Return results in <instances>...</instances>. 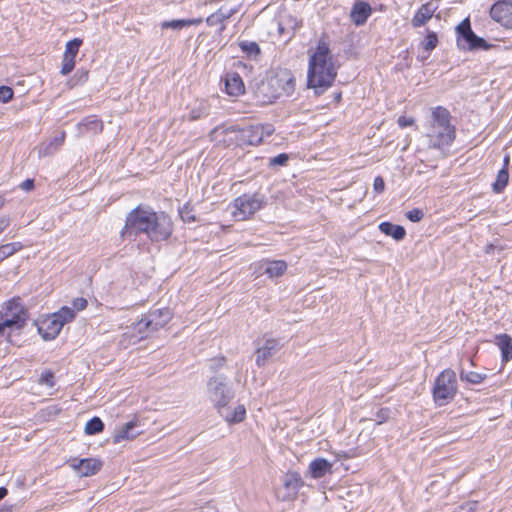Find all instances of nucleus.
<instances>
[{"instance_id":"nucleus-29","label":"nucleus","mask_w":512,"mask_h":512,"mask_svg":"<svg viewBox=\"0 0 512 512\" xmlns=\"http://www.w3.org/2000/svg\"><path fill=\"white\" fill-rule=\"evenodd\" d=\"M238 46L247 58L255 61L260 59L261 48L255 41L241 40Z\"/></svg>"},{"instance_id":"nucleus-40","label":"nucleus","mask_w":512,"mask_h":512,"mask_svg":"<svg viewBox=\"0 0 512 512\" xmlns=\"http://www.w3.org/2000/svg\"><path fill=\"white\" fill-rule=\"evenodd\" d=\"M289 160V155L287 153H280L277 156L269 158V167L274 166H285Z\"/></svg>"},{"instance_id":"nucleus-12","label":"nucleus","mask_w":512,"mask_h":512,"mask_svg":"<svg viewBox=\"0 0 512 512\" xmlns=\"http://www.w3.org/2000/svg\"><path fill=\"white\" fill-rule=\"evenodd\" d=\"M209 137L211 141L224 147H238V128L235 126H217L210 131Z\"/></svg>"},{"instance_id":"nucleus-33","label":"nucleus","mask_w":512,"mask_h":512,"mask_svg":"<svg viewBox=\"0 0 512 512\" xmlns=\"http://www.w3.org/2000/svg\"><path fill=\"white\" fill-rule=\"evenodd\" d=\"M23 244L21 242H12L0 246V263L6 258L12 256L16 252L22 250Z\"/></svg>"},{"instance_id":"nucleus-3","label":"nucleus","mask_w":512,"mask_h":512,"mask_svg":"<svg viewBox=\"0 0 512 512\" xmlns=\"http://www.w3.org/2000/svg\"><path fill=\"white\" fill-rule=\"evenodd\" d=\"M451 113L443 106L432 109L430 126L427 132L429 147L442 149L452 145L456 138V128L451 123Z\"/></svg>"},{"instance_id":"nucleus-61","label":"nucleus","mask_w":512,"mask_h":512,"mask_svg":"<svg viewBox=\"0 0 512 512\" xmlns=\"http://www.w3.org/2000/svg\"><path fill=\"white\" fill-rule=\"evenodd\" d=\"M340 98H341V93H338V94L336 95V99H337V100H339Z\"/></svg>"},{"instance_id":"nucleus-2","label":"nucleus","mask_w":512,"mask_h":512,"mask_svg":"<svg viewBox=\"0 0 512 512\" xmlns=\"http://www.w3.org/2000/svg\"><path fill=\"white\" fill-rule=\"evenodd\" d=\"M336 75L329 44L324 38H320L309 59L307 85L320 95L333 84Z\"/></svg>"},{"instance_id":"nucleus-57","label":"nucleus","mask_w":512,"mask_h":512,"mask_svg":"<svg viewBox=\"0 0 512 512\" xmlns=\"http://www.w3.org/2000/svg\"><path fill=\"white\" fill-rule=\"evenodd\" d=\"M262 128L264 130V137L265 136H270L274 132V128L270 124L262 125Z\"/></svg>"},{"instance_id":"nucleus-21","label":"nucleus","mask_w":512,"mask_h":512,"mask_svg":"<svg viewBox=\"0 0 512 512\" xmlns=\"http://www.w3.org/2000/svg\"><path fill=\"white\" fill-rule=\"evenodd\" d=\"M372 14V8L369 3L364 1L356 2L351 9V19L357 26L366 23L367 19Z\"/></svg>"},{"instance_id":"nucleus-16","label":"nucleus","mask_w":512,"mask_h":512,"mask_svg":"<svg viewBox=\"0 0 512 512\" xmlns=\"http://www.w3.org/2000/svg\"><path fill=\"white\" fill-rule=\"evenodd\" d=\"M437 9L438 4L435 0L422 4L411 19L412 27L419 28L425 25L433 17Z\"/></svg>"},{"instance_id":"nucleus-1","label":"nucleus","mask_w":512,"mask_h":512,"mask_svg":"<svg viewBox=\"0 0 512 512\" xmlns=\"http://www.w3.org/2000/svg\"><path fill=\"white\" fill-rule=\"evenodd\" d=\"M172 232L173 222L168 214L138 205L126 215L120 237L135 240L138 235L145 234L152 242H160L170 238Z\"/></svg>"},{"instance_id":"nucleus-32","label":"nucleus","mask_w":512,"mask_h":512,"mask_svg":"<svg viewBox=\"0 0 512 512\" xmlns=\"http://www.w3.org/2000/svg\"><path fill=\"white\" fill-rule=\"evenodd\" d=\"M52 315L56 318V320H58V322L61 323V327L63 328L66 323L74 320L76 314L71 307L63 306Z\"/></svg>"},{"instance_id":"nucleus-4","label":"nucleus","mask_w":512,"mask_h":512,"mask_svg":"<svg viewBox=\"0 0 512 512\" xmlns=\"http://www.w3.org/2000/svg\"><path fill=\"white\" fill-rule=\"evenodd\" d=\"M457 377L454 370H443L434 381L432 396L439 407L450 403L457 394Z\"/></svg>"},{"instance_id":"nucleus-56","label":"nucleus","mask_w":512,"mask_h":512,"mask_svg":"<svg viewBox=\"0 0 512 512\" xmlns=\"http://www.w3.org/2000/svg\"><path fill=\"white\" fill-rule=\"evenodd\" d=\"M10 219L7 217H0V234L9 226Z\"/></svg>"},{"instance_id":"nucleus-54","label":"nucleus","mask_w":512,"mask_h":512,"mask_svg":"<svg viewBox=\"0 0 512 512\" xmlns=\"http://www.w3.org/2000/svg\"><path fill=\"white\" fill-rule=\"evenodd\" d=\"M34 186H35V182H34V179H26L25 181H23L21 184H20V188L24 191H31L32 189H34Z\"/></svg>"},{"instance_id":"nucleus-55","label":"nucleus","mask_w":512,"mask_h":512,"mask_svg":"<svg viewBox=\"0 0 512 512\" xmlns=\"http://www.w3.org/2000/svg\"><path fill=\"white\" fill-rule=\"evenodd\" d=\"M13 323L14 322L11 320H4V318H2V316L0 315V334L3 333L6 327H11V324Z\"/></svg>"},{"instance_id":"nucleus-13","label":"nucleus","mask_w":512,"mask_h":512,"mask_svg":"<svg viewBox=\"0 0 512 512\" xmlns=\"http://www.w3.org/2000/svg\"><path fill=\"white\" fill-rule=\"evenodd\" d=\"M264 138L262 124L238 128V147L259 145Z\"/></svg>"},{"instance_id":"nucleus-30","label":"nucleus","mask_w":512,"mask_h":512,"mask_svg":"<svg viewBox=\"0 0 512 512\" xmlns=\"http://www.w3.org/2000/svg\"><path fill=\"white\" fill-rule=\"evenodd\" d=\"M210 113V105L207 101H200L197 105L193 106L188 115L187 119L189 121H196L202 118H205Z\"/></svg>"},{"instance_id":"nucleus-37","label":"nucleus","mask_w":512,"mask_h":512,"mask_svg":"<svg viewBox=\"0 0 512 512\" xmlns=\"http://www.w3.org/2000/svg\"><path fill=\"white\" fill-rule=\"evenodd\" d=\"M83 41L80 38H74L66 43L63 56L76 58Z\"/></svg>"},{"instance_id":"nucleus-11","label":"nucleus","mask_w":512,"mask_h":512,"mask_svg":"<svg viewBox=\"0 0 512 512\" xmlns=\"http://www.w3.org/2000/svg\"><path fill=\"white\" fill-rule=\"evenodd\" d=\"M303 484L302 478L298 472H287L283 477V490L277 492V498L281 501L294 499Z\"/></svg>"},{"instance_id":"nucleus-42","label":"nucleus","mask_w":512,"mask_h":512,"mask_svg":"<svg viewBox=\"0 0 512 512\" xmlns=\"http://www.w3.org/2000/svg\"><path fill=\"white\" fill-rule=\"evenodd\" d=\"M14 91L11 87L2 85L0 86V102L8 103L13 99Z\"/></svg>"},{"instance_id":"nucleus-26","label":"nucleus","mask_w":512,"mask_h":512,"mask_svg":"<svg viewBox=\"0 0 512 512\" xmlns=\"http://www.w3.org/2000/svg\"><path fill=\"white\" fill-rule=\"evenodd\" d=\"M218 412L229 424L240 423L246 417V408L242 404L236 406L233 410H230L226 406L225 408H221V411Z\"/></svg>"},{"instance_id":"nucleus-34","label":"nucleus","mask_w":512,"mask_h":512,"mask_svg":"<svg viewBox=\"0 0 512 512\" xmlns=\"http://www.w3.org/2000/svg\"><path fill=\"white\" fill-rule=\"evenodd\" d=\"M487 378V374L478 373L474 371H460V380L466 381L470 384H480Z\"/></svg>"},{"instance_id":"nucleus-39","label":"nucleus","mask_w":512,"mask_h":512,"mask_svg":"<svg viewBox=\"0 0 512 512\" xmlns=\"http://www.w3.org/2000/svg\"><path fill=\"white\" fill-rule=\"evenodd\" d=\"M438 44V36L435 32L429 31L426 35L425 41L423 42V49L427 52L432 51Z\"/></svg>"},{"instance_id":"nucleus-52","label":"nucleus","mask_w":512,"mask_h":512,"mask_svg":"<svg viewBox=\"0 0 512 512\" xmlns=\"http://www.w3.org/2000/svg\"><path fill=\"white\" fill-rule=\"evenodd\" d=\"M399 127L406 128L414 124V119L406 116H400L397 120Z\"/></svg>"},{"instance_id":"nucleus-23","label":"nucleus","mask_w":512,"mask_h":512,"mask_svg":"<svg viewBox=\"0 0 512 512\" xmlns=\"http://www.w3.org/2000/svg\"><path fill=\"white\" fill-rule=\"evenodd\" d=\"M495 344L501 351V361L506 364L512 359V337L506 333L495 336Z\"/></svg>"},{"instance_id":"nucleus-58","label":"nucleus","mask_w":512,"mask_h":512,"mask_svg":"<svg viewBox=\"0 0 512 512\" xmlns=\"http://www.w3.org/2000/svg\"><path fill=\"white\" fill-rule=\"evenodd\" d=\"M65 140V132H62L59 136H56L53 140L57 146H61Z\"/></svg>"},{"instance_id":"nucleus-24","label":"nucleus","mask_w":512,"mask_h":512,"mask_svg":"<svg viewBox=\"0 0 512 512\" xmlns=\"http://www.w3.org/2000/svg\"><path fill=\"white\" fill-rule=\"evenodd\" d=\"M76 127L80 135H84L89 132L98 134L103 130V122L96 116H89L79 122Z\"/></svg>"},{"instance_id":"nucleus-20","label":"nucleus","mask_w":512,"mask_h":512,"mask_svg":"<svg viewBox=\"0 0 512 512\" xmlns=\"http://www.w3.org/2000/svg\"><path fill=\"white\" fill-rule=\"evenodd\" d=\"M224 85L229 96L238 97L245 92L243 80L237 72H227L224 77Z\"/></svg>"},{"instance_id":"nucleus-27","label":"nucleus","mask_w":512,"mask_h":512,"mask_svg":"<svg viewBox=\"0 0 512 512\" xmlns=\"http://www.w3.org/2000/svg\"><path fill=\"white\" fill-rule=\"evenodd\" d=\"M378 228L380 232H382L386 236L392 237L396 241H402L406 236V230L403 226L393 224L388 221L381 222Z\"/></svg>"},{"instance_id":"nucleus-51","label":"nucleus","mask_w":512,"mask_h":512,"mask_svg":"<svg viewBox=\"0 0 512 512\" xmlns=\"http://www.w3.org/2000/svg\"><path fill=\"white\" fill-rule=\"evenodd\" d=\"M225 362H226L225 357H219V358L213 359L210 368L212 371L216 372L224 366Z\"/></svg>"},{"instance_id":"nucleus-44","label":"nucleus","mask_w":512,"mask_h":512,"mask_svg":"<svg viewBox=\"0 0 512 512\" xmlns=\"http://www.w3.org/2000/svg\"><path fill=\"white\" fill-rule=\"evenodd\" d=\"M406 217L411 222H419L424 217V212L419 208H414L406 213Z\"/></svg>"},{"instance_id":"nucleus-8","label":"nucleus","mask_w":512,"mask_h":512,"mask_svg":"<svg viewBox=\"0 0 512 512\" xmlns=\"http://www.w3.org/2000/svg\"><path fill=\"white\" fill-rule=\"evenodd\" d=\"M233 205L235 207L233 215L240 220H245L265 205V197L259 193L243 194L234 200Z\"/></svg>"},{"instance_id":"nucleus-17","label":"nucleus","mask_w":512,"mask_h":512,"mask_svg":"<svg viewBox=\"0 0 512 512\" xmlns=\"http://www.w3.org/2000/svg\"><path fill=\"white\" fill-rule=\"evenodd\" d=\"M268 84L271 87L281 88V92L273 95L274 98L280 97L281 95L290 96L295 90V78L288 73L279 74L271 78Z\"/></svg>"},{"instance_id":"nucleus-46","label":"nucleus","mask_w":512,"mask_h":512,"mask_svg":"<svg viewBox=\"0 0 512 512\" xmlns=\"http://www.w3.org/2000/svg\"><path fill=\"white\" fill-rule=\"evenodd\" d=\"M39 382L41 384H45L50 388L53 387L55 384L54 373L51 371H45L44 373L41 374Z\"/></svg>"},{"instance_id":"nucleus-15","label":"nucleus","mask_w":512,"mask_h":512,"mask_svg":"<svg viewBox=\"0 0 512 512\" xmlns=\"http://www.w3.org/2000/svg\"><path fill=\"white\" fill-rule=\"evenodd\" d=\"M70 466L80 477H89L97 474L103 463L96 458L72 459L69 461Z\"/></svg>"},{"instance_id":"nucleus-31","label":"nucleus","mask_w":512,"mask_h":512,"mask_svg":"<svg viewBox=\"0 0 512 512\" xmlns=\"http://www.w3.org/2000/svg\"><path fill=\"white\" fill-rule=\"evenodd\" d=\"M509 182V171L506 168L499 170L495 182L492 184L494 193H502Z\"/></svg>"},{"instance_id":"nucleus-10","label":"nucleus","mask_w":512,"mask_h":512,"mask_svg":"<svg viewBox=\"0 0 512 512\" xmlns=\"http://www.w3.org/2000/svg\"><path fill=\"white\" fill-rule=\"evenodd\" d=\"M0 314L4 320L13 321L14 323L11 324V327H15L17 329L23 328L28 319V311L22 305L19 298H13L7 301Z\"/></svg>"},{"instance_id":"nucleus-59","label":"nucleus","mask_w":512,"mask_h":512,"mask_svg":"<svg viewBox=\"0 0 512 512\" xmlns=\"http://www.w3.org/2000/svg\"><path fill=\"white\" fill-rule=\"evenodd\" d=\"M8 494V490L5 487H0V501Z\"/></svg>"},{"instance_id":"nucleus-28","label":"nucleus","mask_w":512,"mask_h":512,"mask_svg":"<svg viewBox=\"0 0 512 512\" xmlns=\"http://www.w3.org/2000/svg\"><path fill=\"white\" fill-rule=\"evenodd\" d=\"M202 21V18L165 20L161 22L160 27L161 29H172L179 31L192 25H199L202 23Z\"/></svg>"},{"instance_id":"nucleus-7","label":"nucleus","mask_w":512,"mask_h":512,"mask_svg":"<svg viewBox=\"0 0 512 512\" xmlns=\"http://www.w3.org/2000/svg\"><path fill=\"white\" fill-rule=\"evenodd\" d=\"M172 318L173 312L168 307L153 309L137 322L136 329L139 333L148 336L149 333L163 328Z\"/></svg>"},{"instance_id":"nucleus-38","label":"nucleus","mask_w":512,"mask_h":512,"mask_svg":"<svg viewBox=\"0 0 512 512\" xmlns=\"http://www.w3.org/2000/svg\"><path fill=\"white\" fill-rule=\"evenodd\" d=\"M280 20H284L286 22V26L289 29L288 38L284 40L285 43L290 41L295 34V31L300 27L299 22L296 18L291 15L283 16Z\"/></svg>"},{"instance_id":"nucleus-47","label":"nucleus","mask_w":512,"mask_h":512,"mask_svg":"<svg viewBox=\"0 0 512 512\" xmlns=\"http://www.w3.org/2000/svg\"><path fill=\"white\" fill-rule=\"evenodd\" d=\"M390 409L389 408H381L376 413V422L378 425L387 421L390 417Z\"/></svg>"},{"instance_id":"nucleus-36","label":"nucleus","mask_w":512,"mask_h":512,"mask_svg":"<svg viewBox=\"0 0 512 512\" xmlns=\"http://www.w3.org/2000/svg\"><path fill=\"white\" fill-rule=\"evenodd\" d=\"M104 430V423L99 417L91 418L85 425V433L87 435H95Z\"/></svg>"},{"instance_id":"nucleus-35","label":"nucleus","mask_w":512,"mask_h":512,"mask_svg":"<svg viewBox=\"0 0 512 512\" xmlns=\"http://www.w3.org/2000/svg\"><path fill=\"white\" fill-rule=\"evenodd\" d=\"M205 22L208 26H211V27L217 26L218 27L217 33L219 35L222 34L223 31L226 29V24H225V21L223 19L221 12L216 11L213 14L209 15L205 19Z\"/></svg>"},{"instance_id":"nucleus-49","label":"nucleus","mask_w":512,"mask_h":512,"mask_svg":"<svg viewBox=\"0 0 512 512\" xmlns=\"http://www.w3.org/2000/svg\"><path fill=\"white\" fill-rule=\"evenodd\" d=\"M373 189L377 194H381L385 190V182L381 176L374 178Z\"/></svg>"},{"instance_id":"nucleus-60","label":"nucleus","mask_w":512,"mask_h":512,"mask_svg":"<svg viewBox=\"0 0 512 512\" xmlns=\"http://www.w3.org/2000/svg\"><path fill=\"white\" fill-rule=\"evenodd\" d=\"M509 161H510L509 155H506V156L504 157V160H503V167H502V168H506V169H508Z\"/></svg>"},{"instance_id":"nucleus-25","label":"nucleus","mask_w":512,"mask_h":512,"mask_svg":"<svg viewBox=\"0 0 512 512\" xmlns=\"http://www.w3.org/2000/svg\"><path fill=\"white\" fill-rule=\"evenodd\" d=\"M312 478L319 479L332 472V464L325 458H316L309 465Z\"/></svg>"},{"instance_id":"nucleus-9","label":"nucleus","mask_w":512,"mask_h":512,"mask_svg":"<svg viewBox=\"0 0 512 512\" xmlns=\"http://www.w3.org/2000/svg\"><path fill=\"white\" fill-rule=\"evenodd\" d=\"M255 343V363L259 368L264 367L282 347L279 339L267 333L263 335L262 339L257 340Z\"/></svg>"},{"instance_id":"nucleus-5","label":"nucleus","mask_w":512,"mask_h":512,"mask_svg":"<svg viewBox=\"0 0 512 512\" xmlns=\"http://www.w3.org/2000/svg\"><path fill=\"white\" fill-rule=\"evenodd\" d=\"M207 394L218 411L225 408L234 397V392L224 375L213 376L207 381Z\"/></svg>"},{"instance_id":"nucleus-19","label":"nucleus","mask_w":512,"mask_h":512,"mask_svg":"<svg viewBox=\"0 0 512 512\" xmlns=\"http://www.w3.org/2000/svg\"><path fill=\"white\" fill-rule=\"evenodd\" d=\"M139 426V421L137 419H133L125 423L115 431L113 435V442L115 444H118L124 440L134 439L136 436L142 433L141 430L137 429Z\"/></svg>"},{"instance_id":"nucleus-18","label":"nucleus","mask_w":512,"mask_h":512,"mask_svg":"<svg viewBox=\"0 0 512 512\" xmlns=\"http://www.w3.org/2000/svg\"><path fill=\"white\" fill-rule=\"evenodd\" d=\"M62 330L61 323L53 315H49L38 325V332L45 341L55 339Z\"/></svg>"},{"instance_id":"nucleus-53","label":"nucleus","mask_w":512,"mask_h":512,"mask_svg":"<svg viewBox=\"0 0 512 512\" xmlns=\"http://www.w3.org/2000/svg\"><path fill=\"white\" fill-rule=\"evenodd\" d=\"M277 31L279 36H286V39L288 38V31L289 29L286 26V22L284 20H279Z\"/></svg>"},{"instance_id":"nucleus-48","label":"nucleus","mask_w":512,"mask_h":512,"mask_svg":"<svg viewBox=\"0 0 512 512\" xmlns=\"http://www.w3.org/2000/svg\"><path fill=\"white\" fill-rule=\"evenodd\" d=\"M87 300L83 297H78V298H75L73 301H72V309L75 311H82L84 310L86 307H87Z\"/></svg>"},{"instance_id":"nucleus-14","label":"nucleus","mask_w":512,"mask_h":512,"mask_svg":"<svg viewBox=\"0 0 512 512\" xmlns=\"http://www.w3.org/2000/svg\"><path fill=\"white\" fill-rule=\"evenodd\" d=\"M491 18L507 29H512V1L496 2L490 8Z\"/></svg>"},{"instance_id":"nucleus-43","label":"nucleus","mask_w":512,"mask_h":512,"mask_svg":"<svg viewBox=\"0 0 512 512\" xmlns=\"http://www.w3.org/2000/svg\"><path fill=\"white\" fill-rule=\"evenodd\" d=\"M75 66V59L71 57L63 56V63L61 67V74L67 75L69 74Z\"/></svg>"},{"instance_id":"nucleus-6","label":"nucleus","mask_w":512,"mask_h":512,"mask_svg":"<svg viewBox=\"0 0 512 512\" xmlns=\"http://www.w3.org/2000/svg\"><path fill=\"white\" fill-rule=\"evenodd\" d=\"M457 46L463 51L488 50L492 47L484 38L477 36L469 18H465L457 27Z\"/></svg>"},{"instance_id":"nucleus-45","label":"nucleus","mask_w":512,"mask_h":512,"mask_svg":"<svg viewBox=\"0 0 512 512\" xmlns=\"http://www.w3.org/2000/svg\"><path fill=\"white\" fill-rule=\"evenodd\" d=\"M478 506L477 501H468L460 505L453 512H475Z\"/></svg>"},{"instance_id":"nucleus-22","label":"nucleus","mask_w":512,"mask_h":512,"mask_svg":"<svg viewBox=\"0 0 512 512\" xmlns=\"http://www.w3.org/2000/svg\"><path fill=\"white\" fill-rule=\"evenodd\" d=\"M260 269L269 278L281 277L287 270V263L284 260H264Z\"/></svg>"},{"instance_id":"nucleus-50","label":"nucleus","mask_w":512,"mask_h":512,"mask_svg":"<svg viewBox=\"0 0 512 512\" xmlns=\"http://www.w3.org/2000/svg\"><path fill=\"white\" fill-rule=\"evenodd\" d=\"M217 12L222 13L223 19L226 22V20L230 19L234 14H236L238 12V8L234 7L231 9H225V8L221 7L217 10Z\"/></svg>"},{"instance_id":"nucleus-41","label":"nucleus","mask_w":512,"mask_h":512,"mask_svg":"<svg viewBox=\"0 0 512 512\" xmlns=\"http://www.w3.org/2000/svg\"><path fill=\"white\" fill-rule=\"evenodd\" d=\"M179 214H180V217L181 219L184 221V222H187V223H192V222H195L196 221V217L195 215L193 214L192 212V209L189 207V205H184L180 210H179Z\"/></svg>"}]
</instances>
